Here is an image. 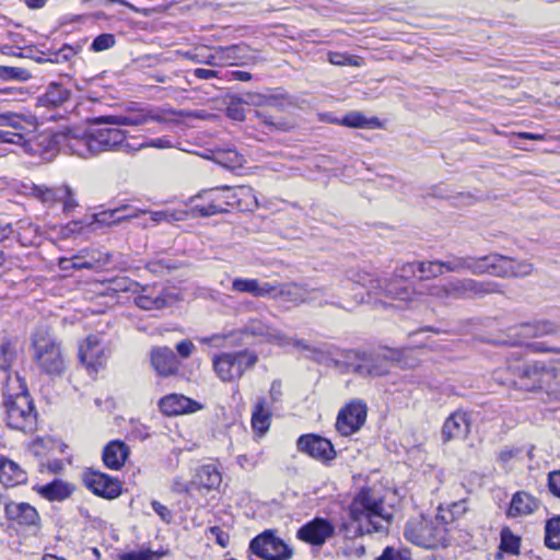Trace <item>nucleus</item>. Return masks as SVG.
Wrapping results in <instances>:
<instances>
[{
    "label": "nucleus",
    "mask_w": 560,
    "mask_h": 560,
    "mask_svg": "<svg viewBox=\"0 0 560 560\" xmlns=\"http://www.w3.org/2000/svg\"><path fill=\"white\" fill-rule=\"evenodd\" d=\"M501 292L494 281H477L474 279H453L447 281L448 300H460Z\"/></svg>",
    "instance_id": "f8f14e48"
},
{
    "label": "nucleus",
    "mask_w": 560,
    "mask_h": 560,
    "mask_svg": "<svg viewBox=\"0 0 560 560\" xmlns=\"http://www.w3.org/2000/svg\"><path fill=\"white\" fill-rule=\"evenodd\" d=\"M36 196L42 199L44 203L55 205L59 199V186L58 187H36Z\"/></svg>",
    "instance_id": "0e129e2a"
},
{
    "label": "nucleus",
    "mask_w": 560,
    "mask_h": 560,
    "mask_svg": "<svg viewBox=\"0 0 560 560\" xmlns=\"http://www.w3.org/2000/svg\"><path fill=\"white\" fill-rule=\"evenodd\" d=\"M31 77L30 71L24 68L0 66V78L3 80L27 81Z\"/></svg>",
    "instance_id": "4d7b16f0"
},
{
    "label": "nucleus",
    "mask_w": 560,
    "mask_h": 560,
    "mask_svg": "<svg viewBox=\"0 0 560 560\" xmlns=\"http://www.w3.org/2000/svg\"><path fill=\"white\" fill-rule=\"evenodd\" d=\"M62 145L66 151L79 158L88 159L98 154L95 147L92 127L89 130H70L63 136Z\"/></svg>",
    "instance_id": "aec40b11"
},
{
    "label": "nucleus",
    "mask_w": 560,
    "mask_h": 560,
    "mask_svg": "<svg viewBox=\"0 0 560 560\" xmlns=\"http://www.w3.org/2000/svg\"><path fill=\"white\" fill-rule=\"evenodd\" d=\"M252 428L256 435L264 436L271 424V411L265 398H259L252 412Z\"/></svg>",
    "instance_id": "4c0bfd02"
},
{
    "label": "nucleus",
    "mask_w": 560,
    "mask_h": 560,
    "mask_svg": "<svg viewBox=\"0 0 560 560\" xmlns=\"http://www.w3.org/2000/svg\"><path fill=\"white\" fill-rule=\"evenodd\" d=\"M533 272V265L526 260L517 261L499 254H490L488 273L501 278L526 277Z\"/></svg>",
    "instance_id": "f3484780"
},
{
    "label": "nucleus",
    "mask_w": 560,
    "mask_h": 560,
    "mask_svg": "<svg viewBox=\"0 0 560 560\" xmlns=\"http://www.w3.org/2000/svg\"><path fill=\"white\" fill-rule=\"evenodd\" d=\"M0 470V483L5 487H15L26 482V472L15 462L3 457Z\"/></svg>",
    "instance_id": "58836bf2"
},
{
    "label": "nucleus",
    "mask_w": 560,
    "mask_h": 560,
    "mask_svg": "<svg viewBox=\"0 0 560 560\" xmlns=\"http://www.w3.org/2000/svg\"><path fill=\"white\" fill-rule=\"evenodd\" d=\"M93 124L100 126L94 121ZM92 131L98 154L106 151L127 150L130 148L129 143L126 142V132L119 129L118 126L92 127Z\"/></svg>",
    "instance_id": "6ab92c4d"
},
{
    "label": "nucleus",
    "mask_w": 560,
    "mask_h": 560,
    "mask_svg": "<svg viewBox=\"0 0 560 560\" xmlns=\"http://www.w3.org/2000/svg\"><path fill=\"white\" fill-rule=\"evenodd\" d=\"M212 161L222 167L234 171L243 167L246 160L234 149L218 150L212 153Z\"/></svg>",
    "instance_id": "37998d69"
},
{
    "label": "nucleus",
    "mask_w": 560,
    "mask_h": 560,
    "mask_svg": "<svg viewBox=\"0 0 560 560\" xmlns=\"http://www.w3.org/2000/svg\"><path fill=\"white\" fill-rule=\"evenodd\" d=\"M545 545L552 550L560 549V515L546 522Z\"/></svg>",
    "instance_id": "de8ad7c7"
},
{
    "label": "nucleus",
    "mask_w": 560,
    "mask_h": 560,
    "mask_svg": "<svg viewBox=\"0 0 560 560\" xmlns=\"http://www.w3.org/2000/svg\"><path fill=\"white\" fill-rule=\"evenodd\" d=\"M366 420V405L361 400H353L343 407L336 420L337 431L343 435L349 436L358 432Z\"/></svg>",
    "instance_id": "2eb2a0df"
},
{
    "label": "nucleus",
    "mask_w": 560,
    "mask_h": 560,
    "mask_svg": "<svg viewBox=\"0 0 560 560\" xmlns=\"http://www.w3.org/2000/svg\"><path fill=\"white\" fill-rule=\"evenodd\" d=\"M150 220L154 224H159L161 222L173 223L176 221H184L187 219V212L184 210H160V211H150Z\"/></svg>",
    "instance_id": "3c124183"
},
{
    "label": "nucleus",
    "mask_w": 560,
    "mask_h": 560,
    "mask_svg": "<svg viewBox=\"0 0 560 560\" xmlns=\"http://www.w3.org/2000/svg\"><path fill=\"white\" fill-rule=\"evenodd\" d=\"M341 124L352 128L380 127L378 118L372 117L368 119L359 112H351L343 116Z\"/></svg>",
    "instance_id": "09e8293b"
},
{
    "label": "nucleus",
    "mask_w": 560,
    "mask_h": 560,
    "mask_svg": "<svg viewBox=\"0 0 560 560\" xmlns=\"http://www.w3.org/2000/svg\"><path fill=\"white\" fill-rule=\"evenodd\" d=\"M376 560H411L407 548L386 547Z\"/></svg>",
    "instance_id": "bf43d9fd"
},
{
    "label": "nucleus",
    "mask_w": 560,
    "mask_h": 560,
    "mask_svg": "<svg viewBox=\"0 0 560 560\" xmlns=\"http://www.w3.org/2000/svg\"><path fill=\"white\" fill-rule=\"evenodd\" d=\"M151 364L161 376H170L177 373L179 363L174 351L168 347H158L151 351Z\"/></svg>",
    "instance_id": "a878e982"
},
{
    "label": "nucleus",
    "mask_w": 560,
    "mask_h": 560,
    "mask_svg": "<svg viewBox=\"0 0 560 560\" xmlns=\"http://www.w3.org/2000/svg\"><path fill=\"white\" fill-rule=\"evenodd\" d=\"M218 67L248 65L259 61V57L245 44L215 48Z\"/></svg>",
    "instance_id": "412c9836"
},
{
    "label": "nucleus",
    "mask_w": 560,
    "mask_h": 560,
    "mask_svg": "<svg viewBox=\"0 0 560 560\" xmlns=\"http://www.w3.org/2000/svg\"><path fill=\"white\" fill-rule=\"evenodd\" d=\"M7 423L19 431H33L36 425V412L31 397H18V400L4 402Z\"/></svg>",
    "instance_id": "9d476101"
},
{
    "label": "nucleus",
    "mask_w": 560,
    "mask_h": 560,
    "mask_svg": "<svg viewBox=\"0 0 560 560\" xmlns=\"http://www.w3.org/2000/svg\"><path fill=\"white\" fill-rule=\"evenodd\" d=\"M37 491L43 498L49 501H62L71 494L72 488L70 485L56 479L52 482L39 487Z\"/></svg>",
    "instance_id": "c03bdc74"
},
{
    "label": "nucleus",
    "mask_w": 560,
    "mask_h": 560,
    "mask_svg": "<svg viewBox=\"0 0 560 560\" xmlns=\"http://www.w3.org/2000/svg\"><path fill=\"white\" fill-rule=\"evenodd\" d=\"M5 515L9 520L23 526H34L39 522L38 512L25 502H10L4 504Z\"/></svg>",
    "instance_id": "c85d7f7f"
},
{
    "label": "nucleus",
    "mask_w": 560,
    "mask_h": 560,
    "mask_svg": "<svg viewBox=\"0 0 560 560\" xmlns=\"http://www.w3.org/2000/svg\"><path fill=\"white\" fill-rule=\"evenodd\" d=\"M282 110L283 104L280 101V108H271L266 106L262 109H256L255 116L271 131H288L293 128V125L280 115Z\"/></svg>",
    "instance_id": "72a5a7b5"
},
{
    "label": "nucleus",
    "mask_w": 560,
    "mask_h": 560,
    "mask_svg": "<svg viewBox=\"0 0 560 560\" xmlns=\"http://www.w3.org/2000/svg\"><path fill=\"white\" fill-rule=\"evenodd\" d=\"M135 303L138 307L147 311L161 310L167 304L161 292L149 288H141V294L135 299Z\"/></svg>",
    "instance_id": "a18cd8bd"
},
{
    "label": "nucleus",
    "mask_w": 560,
    "mask_h": 560,
    "mask_svg": "<svg viewBox=\"0 0 560 560\" xmlns=\"http://www.w3.org/2000/svg\"><path fill=\"white\" fill-rule=\"evenodd\" d=\"M257 361L258 355L250 350L222 352L212 358V366L217 376L228 383L240 380Z\"/></svg>",
    "instance_id": "0eeeda50"
},
{
    "label": "nucleus",
    "mask_w": 560,
    "mask_h": 560,
    "mask_svg": "<svg viewBox=\"0 0 560 560\" xmlns=\"http://www.w3.org/2000/svg\"><path fill=\"white\" fill-rule=\"evenodd\" d=\"M244 100L237 98L232 100L226 107V116L236 121H243L245 119Z\"/></svg>",
    "instance_id": "e2e57ef3"
},
{
    "label": "nucleus",
    "mask_w": 560,
    "mask_h": 560,
    "mask_svg": "<svg viewBox=\"0 0 560 560\" xmlns=\"http://www.w3.org/2000/svg\"><path fill=\"white\" fill-rule=\"evenodd\" d=\"M109 349L106 347L103 337L90 335L79 348V358L88 370L96 372L102 368L109 357Z\"/></svg>",
    "instance_id": "4468645a"
},
{
    "label": "nucleus",
    "mask_w": 560,
    "mask_h": 560,
    "mask_svg": "<svg viewBox=\"0 0 560 560\" xmlns=\"http://www.w3.org/2000/svg\"><path fill=\"white\" fill-rule=\"evenodd\" d=\"M140 284L127 277L116 278L110 281V289L115 292H139Z\"/></svg>",
    "instance_id": "13d9d810"
},
{
    "label": "nucleus",
    "mask_w": 560,
    "mask_h": 560,
    "mask_svg": "<svg viewBox=\"0 0 560 560\" xmlns=\"http://www.w3.org/2000/svg\"><path fill=\"white\" fill-rule=\"evenodd\" d=\"M404 536L409 542L421 548L446 547L448 544L447 522L440 514L434 518L415 517L407 522Z\"/></svg>",
    "instance_id": "20e7f679"
},
{
    "label": "nucleus",
    "mask_w": 560,
    "mask_h": 560,
    "mask_svg": "<svg viewBox=\"0 0 560 560\" xmlns=\"http://www.w3.org/2000/svg\"><path fill=\"white\" fill-rule=\"evenodd\" d=\"M23 147L33 155H39L44 160H49L56 151V141L48 133L34 136L30 139L23 138Z\"/></svg>",
    "instance_id": "f704fd0d"
},
{
    "label": "nucleus",
    "mask_w": 560,
    "mask_h": 560,
    "mask_svg": "<svg viewBox=\"0 0 560 560\" xmlns=\"http://www.w3.org/2000/svg\"><path fill=\"white\" fill-rule=\"evenodd\" d=\"M349 520L339 526L346 539L372 533L387 532L393 514L384 504V498L371 488L361 489L348 509Z\"/></svg>",
    "instance_id": "f257e3e1"
},
{
    "label": "nucleus",
    "mask_w": 560,
    "mask_h": 560,
    "mask_svg": "<svg viewBox=\"0 0 560 560\" xmlns=\"http://www.w3.org/2000/svg\"><path fill=\"white\" fill-rule=\"evenodd\" d=\"M508 370L517 377L515 384L524 390L545 389L553 398H560V393L552 386L558 373L555 368L547 366L541 361L523 362L520 359L508 361Z\"/></svg>",
    "instance_id": "7ed1b4c3"
},
{
    "label": "nucleus",
    "mask_w": 560,
    "mask_h": 560,
    "mask_svg": "<svg viewBox=\"0 0 560 560\" xmlns=\"http://www.w3.org/2000/svg\"><path fill=\"white\" fill-rule=\"evenodd\" d=\"M489 255L486 256H450L443 260L446 272L468 271L472 275H482L488 272Z\"/></svg>",
    "instance_id": "5701e85b"
},
{
    "label": "nucleus",
    "mask_w": 560,
    "mask_h": 560,
    "mask_svg": "<svg viewBox=\"0 0 560 560\" xmlns=\"http://www.w3.org/2000/svg\"><path fill=\"white\" fill-rule=\"evenodd\" d=\"M162 121H164L163 116L149 108H130L121 115H104L94 118L95 124L115 126H142Z\"/></svg>",
    "instance_id": "ddd939ff"
},
{
    "label": "nucleus",
    "mask_w": 560,
    "mask_h": 560,
    "mask_svg": "<svg viewBox=\"0 0 560 560\" xmlns=\"http://www.w3.org/2000/svg\"><path fill=\"white\" fill-rule=\"evenodd\" d=\"M226 199L231 207H236L242 211H253L259 205L254 189L245 185L232 188V192Z\"/></svg>",
    "instance_id": "c9c22d12"
},
{
    "label": "nucleus",
    "mask_w": 560,
    "mask_h": 560,
    "mask_svg": "<svg viewBox=\"0 0 560 560\" xmlns=\"http://www.w3.org/2000/svg\"><path fill=\"white\" fill-rule=\"evenodd\" d=\"M22 346L16 337L0 335V370L9 371L18 360Z\"/></svg>",
    "instance_id": "473e14b6"
},
{
    "label": "nucleus",
    "mask_w": 560,
    "mask_h": 560,
    "mask_svg": "<svg viewBox=\"0 0 560 560\" xmlns=\"http://www.w3.org/2000/svg\"><path fill=\"white\" fill-rule=\"evenodd\" d=\"M129 210L127 206H120L112 210H105L98 213H95L91 217V221L88 223L89 226L96 225H115L126 221V217H121V212H126Z\"/></svg>",
    "instance_id": "49530a36"
},
{
    "label": "nucleus",
    "mask_w": 560,
    "mask_h": 560,
    "mask_svg": "<svg viewBox=\"0 0 560 560\" xmlns=\"http://www.w3.org/2000/svg\"><path fill=\"white\" fill-rule=\"evenodd\" d=\"M328 61L335 66H361L359 58L343 52H329Z\"/></svg>",
    "instance_id": "052dcab7"
},
{
    "label": "nucleus",
    "mask_w": 560,
    "mask_h": 560,
    "mask_svg": "<svg viewBox=\"0 0 560 560\" xmlns=\"http://www.w3.org/2000/svg\"><path fill=\"white\" fill-rule=\"evenodd\" d=\"M336 534V527L330 520L315 517L301 526L296 537L312 546H323Z\"/></svg>",
    "instance_id": "a211bd4d"
},
{
    "label": "nucleus",
    "mask_w": 560,
    "mask_h": 560,
    "mask_svg": "<svg viewBox=\"0 0 560 560\" xmlns=\"http://www.w3.org/2000/svg\"><path fill=\"white\" fill-rule=\"evenodd\" d=\"M70 96V91L60 83L51 82L46 92L37 98V104L43 107H58Z\"/></svg>",
    "instance_id": "ea45409f"
},
{
    "label": "nucleus",
    "mask_w": 560,
    "mask_h": 560,
    "mask_svg": "<svg viewBox=\"0 0 560 560\" xmlns=\"http://www.w3.org/2000/svg\"><path fill=\"white\" fill-rule=\"evenodd\" d=\"M428 295L440 301L448 300L447 282L430 285L428 288Z\"/></svg>",
    "instance_id": "338daca9"
},
{
    "label": "nucleus",
    "mask_w": 560,
    "mask_h": 560,
    "mask_svg": "<svg viewBox=\"0 0 560 560\" xmlns=\"http://www.w3.org/2000/svg\"><path fill=\"white\" fill-rule=\"evenodd\" d=\"M160 556L151 550H141V551H131L124 553L120 557V560H154V558H159Z\"/></svg>",
    "instance_id": "69168bd1"
},
{
    "label": "nucleus",
    "mask_w": 560,
    "mask_h": 560,
    "mask_svg": "<svg viewBox=\"0 0 560 560\" xmlns=\"http://www.w3.org/2000/svg\"><path fill=\"white\" fill-rule=\"evenodd\" d=\"M83 482L94 494L107 500L116 499L121 494L120 481L97 470L84 471Z\"/></svg>",
    "instance_id": "dca6fc26"
},
{
    "label": "nucleus",
    "mask_w": 560,
    "mask_h": 560,
    "mask_svg": "<svg viewBox=\"0 0 560 560\" xmlns=\"http://www.w3.org/2000/svg\"><path fill=\"white\" fill-rule=\"evenodd\" d=\"M469 431V415L465 411L457 410L445 420L442 428V438L444 442H448L454 439H465Z\"/></svg>",
    "instance_id": "b1692460"
},
{
    "label": "nucleus",
    "mask_w": 560,
    "mask_h": 560,
    "mask_svg": "<svg viewBox=\"0 0 560 560\" xmlns=\"http://www.w3.org/2000/svg\"><path fill=\"white\" fill-rule=\"evenodd\" d=\"M160 409L166 416H178L201 409L197 401L178 394H171L160 400Z\"/></svg>",
    "instance_id": "bb28decb"
},
{
    "label": "nucleus",
    "mask_w": 560,
    "mask_h": 560,
    "mask_svg": "<svg viewBox=\"0 0 560 560\" xmlns=\"http://www.w3.org/2000/svg\"><path fill=\"white\" fill-rule=\"evenodd\" d=\"M520 545H521L520 537L514 535L509 527H504L501 530L500 548L504 552H509L511 555H517L520 552Z\"/></svg>",
    "instance_id": "864d4df0"
},
{
    "label": "nucleus",
    "mask_w": 560,
    "mask_h": 560,
    "mask_svg": "<svg viewBox=\"0 0 560 560\" xmlns=\"http://www.w3.org/2000/svg\"><path fill=\"white\" fill-rule=\"evenodd\" d=\"M236 334H249L252 336L264 337L268 342L285 347V346H294L299 349L312 351L314 354H322V352L311 348L304 340L295 339L278 330L260 319H250L243 330L238 332H232L230 335H212L210 337L203 338L201 341L203 343L220 346L222 340L233 338Z\"/></svg>",
    "instance_id": "423d86ee"
},
{
    "label": "nucleus",
    "mask_w": 560,
    "mask_h": 560,
    "mask_svg": "<svg viewBox=\"0 0 560 560\" xmlns=\"http://www.w3.org/2000/svg\"><path fill=\"white\" fill-rule=\"evenodd\" d=\"M298 448L322 462L331 460L336 456L331 442L316 434L301 435L298 440Z\"/></svg>",
    "instance_id": "4be33fe9"
},
{
    "label": "nucleus",
    "mask_w": 560,
    "mask_h": 560,
    "mask_svg": "<svg viewBox=\"0 0 560 560\" xmlns=\"http://www.w3.org/2000/svg\"><path fill=\"white\" fill-rule=\"evenodd\" d=\"M58 202L62 205L65 213H70L79 206L74 191L68 185L59 186Z\"/></svg>",
    "instance_id": "6e6d98bb"
},
{
    "label": "nucleus",
    "mask_w": 560,
    "mask_h": 560,
    "mask_svg": "<svg viewBox=\"0 0 560 560\" xmlns=\"http://www.w3.org/2000/svg\"><path fill=\"white\" fill-rule=\"evenodd\" d=\"M270 298L273 301L282 303H291L293 306H299L303 303H310L325 294L323 288H310L306 284L296 282H278L271 283Z\"/></svg>",
    "instance_id": "1a4fd4ad"
},
{
    "label": "nucleus",
    "mask_w": 560,
    "mask_h": 560,
    "mask_svg": "<svg viewBox=\"0 0 560 560\" xmlns=\"http://www.w3.org/2000/svg\"><path fill=\"white\" fill-rule=\"evenodd\" d=\"M33 359L44 374L58 377L65 373L66 357L56 337L46 331H37L33 337Z\"/></svg>",
    "instance_id": "39448f33"
},
{
    "label": "nucleus",
    "mask_w": 560,
    "mask_h": 560,
    "mask_svg": "<svg viewBox=\"0 0 560 560\" xmlns=\"http://www.w3.org/2000/svg\"><path fill=\"white\" fill-rule=\"evenodd\" d=\"M556 331V327L548 320L523 323L510 329V336L516 338L514 345L523 343L526 339L544 337Z\"/></svg>",
    "instance_id": "393cba45"
},
{
    "label": "nucleus",
    "mask_w": 560,
    "mask_h": 560,
    "mask_svg": "<svg viewBox=\"0 0 560 560\" xmlns=\"http://www.w3.org/2000/svg\"><path fill=\"white\" fill-rule=\"evenodd\" d=\"M82 253L90 270L101 269L109 264L110 255L108 253L100 249H84Z\"/></svg>",
    "instance_id": "8fccbe9b"
},
{
    "label": "nucleus",
    "mask_w": 560,
    "mask_h": 560,
    "mask_svg": "<svg viewBox=\"0 0 560 560\" xmlns=\"http://www.w3.org/2000/svg\"><path fill=\"white\" fill-rule=\"evenodd\" d=\"M548 489L557 498H560V470L548 474Z\"/></svg>",
    "instance_id": "774afa93"
},
{
    "label": "nucleus",
    "mask_w": 560,
    "mask_h": 560,
    "mask_svg": "<svg viewBox=\"0 0 560 560\" xmlns=\"http://www.w3.org/2000/svg\"><path fill=\"white\" fill-rule=\"evenodd\" d=\"M18 397H30L26 383L19 373H9L3 385V404Z\"/></svg>",
    "instance_id": "a19ab883"
},
{
    "label": "nucleus",
    "mask_w": 560,
    "mask_h": 560,
    "mask_svg": "<svg viewBox=\"0 0 560 560\" xmlns=\"http://www.w3.org/2000/svg\"><path fill=\"white\" fill-rule=\"evenodd\" d=\"M442 265L443 260L407 262L402 265V275L416 277L419 273L427 278L439 277L445 272V267Z\"/></svg>",
    "instance_id": "e433bc0d"
},
{
    "label": "nucleus",
    "mask_w": 560,
    "mask_h": 560,
    "mask_svg": "<svg viewBox=\"0 0 560 560\" xmlns=\"http://www.w3.org/2000/svg\"><path fill=\"white\" fill-rule=\"evenodd\" d=\"M115 43L116 40L113 34L103 33L93 39L91 50L95 52L104 51L112 48Z\"/></svg>",
    "instance_id": "680f3d73"
},
{
    "label": "nucleus",
    "mask_w": 560,
    "mask_h": 560,
    "mask_svg": "<svg viewBox=\"0 0 560 560\" xmlns=\"http://www.w3.org/2000/svg\"><path fill=\"white\" fill-rule=\"evenodd\" d=\"M539 508V500L528 492L517 491L513 494L509 510L508 517H518L533 514Z\"/></svg>",
    "instance_id": "2f4dec72"
},
{
    "label": "nucleus",
    "mask_w": 560,
    "mask_h": 560,
    "mask_svg": "<svg viewBox=\"0 0 560 560\" xmlns=\"http://www.w3.org/2000/svg\"><path fill=\"white\" fill-rule=\"evenodd\" d=\"M352 371L361 376H384L388 371V362L386 358L378 354H364L360 358V362L352 364Z\"/></svg>",
    "instance_id": "cd10ccee"
},
{
    "label": "nucleus",
    "mask_w": 560,
    "mask_h": 560,
    "mask_svg": "<svg viewBox=\"0 0 560 560\" xmlns=\"http://www.w3.org/2000/svg\"><path fill=\"white\" fill-rule=\"evenodd\" d=\"M231 192L232 187L230 186H219L202 190L190 198V212L192 215L202 218L224 213L228 211V207H231V205L226 202V197L231 195Z\"/></svg>",
    "instance_id": "6e6552de"
},
{
    "label": "nucleus",
    "mask_w": 560,
    "mask_h": 560,
    "mask_svg": "<svg viewBox=\"0 0 560 560\" xmlns=\"http://www.w3.org/2000/svg\"><path fill=\"white\" fill-rule=\"evenodd\" d=\"M271 283L256 278H234L231 289L236 293H247L254 298H270Z\"/></svg>",
    "instance_id": "c756f323"
},
{
    "label": "nucleus",
    "mask_w": 560,
    "mask_h": 560,
    "mask_svg": "<svg viewBox=\"0 0 560 560\" xmlns=\"http://www.w3.org/2000/svg\"><path fill=\"white\" fill-rule=\"evenodd\" d=\"M413 276L402 275V267L389 279L381 280L366 271L350 269L347 271V282L365 289L368 296L384 294V296L401 301H411L415 289L410 281Z\"/></svg>",
    "instance_id": "f03ea898"
},
{
    "label": "nucleus",
    "mask_w": 560,
    "mask_h": 560,
    "mask_svg": "<svg viewBox=\"0 0 560 560\" xmlns=\"http://www.w3.org/2000/svg\"><path fill=\"white\" fill-rule=\"evenodd\" d=\"M244 103L262 109L266 106L280 108V98L275 95L247 94L243 97Z\"/></svg>",
    "instance_id": "603ef678"
},
{
    "label": "nucleus",
    "mask_w": 560,
    "mask_h": 560,
    "mask_svg": "<svg viewBox=\"0 0 560 560\" xmlns=\"http://www.w3.org/2000/svg\"><path fill=\"white\" fill-rule=\"evenodd\" d=\"M129 446L120 441L113 440L103 450L102 458L105 466L113 470H119L129 457Z\"/></svg>",
    "instance_id": "7c9ffc66"
},
{
    "label": "nucleus",
    "mask_w": 560,
    "mask_h": 560,
    "mask_svg": "<svg viewBox=\"0 0 560 560\" xmlns=\"http://www.w3.org/2000/svg\"><path fill=\"white\" fill-rule=\"evenodd\" d=\"M221 472L214 465H203L197 469L195 483L208 490L215 489L221 485Z\"/></svg>",
    "instance_id": "79ce46f5"
},
{
    "label": "nucleus",
    "mask_w": 560,
    "mask_h": 560,
    "mask_svg": "<svg viewBox=\"0 0 560 560\" xmlns=\"http://www.w3.org/2000/svg\"><path fill=\"white\" fill-rule=\"evenodd\" d=\"M184 57L196 63H203L212 67H218L217 59L219 58L217 57L215 49L210 54H206L205 48H197L194 51H186L184 54Z\"/></svg>",
    "instance_id": "5fc2aeb1"
},
{
    "label": "nucleus",
    "mask_w": 560,
    "mask_h": 560,
    "mask_svg": "<svg viewBox=\"0 0 560 560\" xmlns=\"http://www.w3.org/2000/svg\"><path fill=\"white\" fill-rule=\"evenodd\" d=\"M249 550L264 560H289L293 555L292 549L271 530H266L252 539Z\"/></svg>",
    "instance_id": "9b49d317"
}]
</instances>
